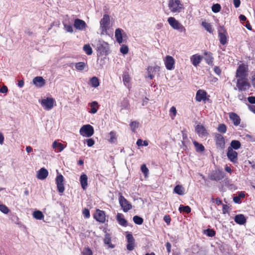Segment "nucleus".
I'll use <instances>...</instances> for the list:
<instances>
[{
    "instance_id": "39448f33",
    "label": "nucleus",
    "mask_w": 255,
    "mask_h": 255,
    "mask_svg": "<svg viewBox=\"0 0 255 255\" xmlns=\"http://www.w3.org/2000/svg\"><path fill=\"white\" fill-rule=\"evenodd\" d=\"M180 0H169L168 6L172 12H180L182 8Z\"/></svg>"
},
{
    "instance_id": "6e6d98bb",
    "label": "nucleus",
    "mask_w": 255,
    "mask_h": 255,
    "mask_svg": "<svg viewBox=\"0 0 255 255\" xmlns=\"http://www.w3.org/2000/svg\"><path fill=\"white\" fill-rule=\"evenodd\" d=\"M64 28L67 32L72 33L73 32V28L71 25H68L64 24Z\"/></svg>"
},
{
    "instance_id": "603ef678",
    "label": "nucleus",
    "mask_w": 255,
    "mask_h": 255,
    "mask_svg": "<svg viewBox=\"0 0 255 255\" xmlns=\"http://www.w3.org/2000/svg\"><path fill=\"white\" fill-rule=\"evenodd\" d=\"M123 81L124 83H128L130 81V77L127 73H124L122 76Z\"/></svg>"
},
{
    "instance_id": "4d7b16f0",
    "label": "nucleus",
    "mask_w": 255,
    "mask_h": 255,
    "mask_svg": "<svg viewBox=\"0 0 255 255\" xmlns=\"http://www.w3.org/2000/svg\"><path fill=\"white\" fill-rule=\"evenodd\" d=\"M83 255H93V253L92 250L89 249V248H86L83 252Z\"/></svg>"
},
{
    "instance_id": "774afa93",
    "label": "nucleus",
    "mask_w": 255,
    "mask_h": 255,
    "mask_svg": "<svg viewBox=\"0 0 255 255\" xmlns=\"http://www.w3.org/2000/svg\"><path fill=\"white\" fill-rule=\"evenodd\" d=\"M251 80L253 86L255 88V74L252 76Z\"/></svg>"
},
{
    "instance_id": "5701e85b",
    "label": "nucleus",
    "mask_w": 255,
    "mask_h": 255,
    "mask_svg": "<svg viewBox=\"0 0 255 255\" xmlns=\"http://www.w3.org/2000/svg\"><path fill=\"white\" fill-rule=\"evenodd\" d=\"M229 118L233 121L235 126H238L240 124V118L236 113L233 112L229 113Z\"/></svg>"
},
{
    "instance_id": "2eb2a0df",
    "label": "nucleus",
    "mask_w": 255,
    "mask_h": 255,
    "mask_svg": "<svg viewBox=\"0 0 255 255\" xmlns=\"http://www.w3.org/2000/svg\"><path fill=\"white\" fill-rule=\"evenodd\" d=\"M195 131L201 137H206L209 135L207 129L203 125H197L195 127Z\"/></svg>"
},
{
    "instance_id": "473e14b6",
    "label": "nucleus",
    "mask_w": 255,
    "mask_h": 255,
    "mask_svg": "<svg viewBox=\"0 0 255 255\" xmlns=\"http://www.w3.org/2000/svg\"><path fill=\"white\" fill-rule=\"evenodd\" d=\"M193 144L194 145L196 151L197 152H202L205 150V147L202 144L196 141H194Z\"/></svg>"
},
{
    "instance_id": "338daca9",
    "label": "nucleus",
    "mask_w": 255,
    "mask_h": 255,
    "mask_svg": "<svg viewBox=\"0 0 255 255\" xmlns=\"http://www.w3.org/2000/svg\"><path fill=\"white\" fill-rule=\"evenodd\" d=\"M7 91L8 88L6 86L4 85L0 89V93L5 94Z\"/></svg>"
},
{
    "instance_id": "f257e3e1",
    "label": "nucleus",
    "mask_w": 255,
    "mask_h": 255,
    "mask_svg": "<svg viewBox=\"0 0 255 255\" xmlns=\"http://www.w3.org/2000/svg\"><path fill=\"white\" fill-rule=\"evenodd\" d=\"M225 173L221 169H216L213 170L209 176V178L212 181H219L222 180L225 176Z\"/></svg>"
},
{
    "instance_id": "c85d7f7f",
    "label": "nucleus",
    "mask_w": 255,
    "mask_h": 255,
    "mask_svg": "<svg viewBox=\"0 0 255 255\" xmlns=\"http://www.w3.org/2000/svg\"><path fill=\"white\" fill-rule=\"evenodd\" d=\"M90 107V110L89 111V113L94 114L97 112L98 109V103L96 101H93L89 104Z\"/></svg>"
},
{
    "instance_id": "a211bd4d",
    "label": "nucleus",
    "mask_w": 255,
    "mask_h": 255,
    "mask_svg": "<svg viewBox=\"0 0 255 255\" xmlns=\"http://www.w3.org/2000/svg\"><path fill=\"white\" fill-rule=\"evenodd\" d=\"M94 218L100 223H104L106 220L105 212L99 209L97 210L96 213L94 215Z\"/></svg>"
},
{
    "instance_id": "f8f14e48",
    "label": "nucleus",
    "mask_w": 255,
    "mask_h": 255,
    "mask_svg": "<svg viewBox=\"0 0 255 255\" xmlns=\"http://www.w3.org/2000/svg\"><path fill=\"white\" fill-rule=\"evenodd\" d=\"M244 80L242 79L237 80V87L240 91H246L251 87L250 84Z\"/></svg>"
},
{
    "instance_id": "4c0bfd02",
    "label": "nucleus",
    "mask_w": 255,
    "mask_h": 255,
    "mask_svg": "<svg viewBox=\"0 0 255 255\" xmlns=\"http://www.w3.org/2000/svg\"><path fill=\"white\" fill-rule=\"evenodd\" d=\"M33 216L35 219L37 220H42L44 218L42 212L39 210L33 212Z\"/></svg>"
},
{
    "instance_id": "3c124183",
    "label": "nucleus",
    "mask_w": 255,
    "mask_h": 255,
    "mask_svg": "<svg viewBox=\"0 0 255 255\" xmlns=\"http://www.w3.org/2000/svg\"><path fill=\"white\" fill-rule=\"evenodd\" d=\"M140 169H141V171L144 175V176L146 177L147 176V175L148 174L149 170H148V169L147 168V167H146V165L144 164H142L141 166Z\"/></svg>"
},
{
    "instance_id": "37998d69",
    "label": "nucleus",
    "mask_w": 255,
    "mask_h": 255,
    "mask_svg": "<svg viewBox=\"0 0 255 255\" xmlns=\"http://www.w3.org/2000/svg\"><path fill=\"white\" fill-rule=\"evenodd\" d=\"M103 55H99L98 54V59H97V64L100 65V68H102L103 67V65L105 63V59L106 57H101V56H102Z\"/></svg>"
},
{
    "instance_id": "f704fd0d",
    "label": "nucleus",
    "mask_w": 255,
    "mask_h": 255,
    "mask_svg": "<svg viewBox=\"0 0 255 255\" xmlns=\"http://www.w3.org/2000/svg\"><path fill=\"white\" fill-rule=\"evenodd\" d=\"M109 136L110 138L108 139V140L110 143H114L117 142V137L116 135V132L115 131H111L109 133Z\"/></svg>"
},
{
    "instance_id": "9b49d317",
    "label": "nucleus",
    "mask_w": 255,
    "mask_h": 255,
    "mask_svg": "<svg viewBox=\"0 0 255 255\" xmlns=\"http://www.w3.org/2000/svg\"><path fill=\"white\" fill-rule=\"evenodd\" d=\"M54 102L55 100L53 98L47 97L41 101V104L45 109L49 110L53 107Z\"/></svg>"
},
{
    "instance_id": "c756f323",
    "label": "nucleus",
    "mask_w": 255,
    "mask_h": 255,
    "mask_svg": "<svg viewBox=\"0 0 255 255\" xmlns=\"http://www.w3.org/2000/svg\"><path fill=\"white\" fill-rule=\"evenodd\" d=\"M167 21L170 25L174 29L180 24L174 17H170L168 18Z\"/></svg>"
},
{
    "instance_id": "20e7f679",
    "label": "nucleus",
    "mask_w": 255,
    "mask_h": 255,
    "mask_svg": "<svg viewBox=\"0 0 255 255\" xmlns=\"http://www.w3.org/2000/svg\"><path fill=\"white\" fill-rule=\"evenodd\" d=\"M119 200L120 205L124 212H127L132 209L131 204L123 196L121 192L119 193Z\"/></svg>"
},
{
    "instance_id": "2f4dec72",
    "label": "nucleus",
    "mask_w": 255,
    "mask_h": 255,
    "mask_svg": "<svg viewBox=\"0 0 255 255\" xmlns=\"http://www.w3.org/2000/svg\"><path fill=\"white\" fill-rule=\"evenodd\" d=\"M173 192L179 195L184 194V188L181 185H177L174 188Z\"/></svg>"
},
{
    "instance_id": "0e129e2a",
    "label": "nucleus",
    "mask_w": 255,
    "mask_h": 255,
    "mask_svg": "<svg viewBox=\"0 0 255 255\" xmlns=\"http://www.w3.org/2000/svg\"><path fill=\"white\" fill-rule=\"evenodd\" d=\"M214 72L218 75H220L221 73V70L218 66H215L214 68Z\"/></svg>"
},
{
    "instance_id": "412c9836",
    "label": "nucleus",
    "mask_w": 255,
    "mask_h": 255,
    "mask_svg": "<svg viewBox=\"0 0 255 255\" xmlns=\"http://www.w3.org/2000/svg\"><path fill=\"white\" fill-rule=\"evenodd\" d=\"M33 83L37 87H42L45 84V80L41 76H37L33 79Z\"/></svg>"
},
{
    "instance_id": "680f3d73",
    "label": "nucleus",
    "mask_w": 255,
    "mask_h": 255,
    "mask_svg": "<svg viewBox=\"0 0 255 255\" xmlns=\"http://www.w3.org/2000/svg\"><path fill=\"white\" fill-rule=\"evenodd\" d=\"M163 220L165 222H166L167 224H169L171 221V218L169 215H166L163 217Z\"/></svg>"
},
{
    "instance_id": "e2e57ef3",
    "label": "nucleus",
    "mask_w": 255,
    "mask_h": 255,
    "mask_svg": "<svg viewBox=\"0 0 255 255\" xmlns=\"http://www.w3.org/2000/svg\"><path fill=\"white\" fill-rule=\"evenodd\" d=\"M248 102L252 104H255V96H250L248 98Z\"/></svg>"
},
{
    "instance_id": "9d476101",
    "label": "nucleus",
    "mask_w": 255,
    "mask_h": 255,
    "mask_svg": "<svg viewBox=\"0 0 255 255\" xmlns=\"http://www.w3.org/2000/svg\"><path fill=\"white\" fill-rule=\"evenodd\" d=\"M64 177L62 174H59L56 178V184L57 190L60 193H63L65 190L64 186Z\"/></svg>"
},
{
    "instance_id": "4be33fe9",
    "label": "nucleus",
    "mask_w": 255,
    "mask_h": 255,
    "mask_svg": "<svg viewBox=\"0 0 255 255\" xmlns=\"http://www.w3.org/2000/svg\"><path fill=\"white\" fill-rule=\"evenodd\" d=\"M48 175V170L45 168L43 167L38 170L37 174V178L40 180H44L46 178Z\"/></svg>"
},
{
    "instance_id": "b1692460",
    "label": "nucleus",
    "mask_w": 255,
    "mask_h": 255,
    "mask_svg": "<svg viewBox=\"0 0 255 255\" xmlns=\"http://www.w3.org/2000/svg\"><path fill=\"white\" fill-rule=\"evenodd\" d=\"M116 219L120 225L123 227L128 226V221L124 218V216L123 214L118 213L116 216Z\"/></svg>"
},
{
    "instance_id": "7c9ffc66",
    "label": "nucleus",
    "mask_w": 255,
    "mask_h": 255,
    "mask_svg": "<svg viewBox=\"0 0 255 255\" xmlns=\"http://www.w3.org/2000/svg\"><path fill=\"white\" fill-rule=\"evenodd\" d=\"M104 242L105 245L108 246L109 248L113 249L115 248V245L111 243V237L109 234L106 233L104 239Z\"/></svg>"
},
{
    "instance_id": "aec40b11",
    "label": "nucleus",
    "mask_w": 255,
    "mask_h": 255,
    "mask_svg": "<svg viewBox=\"0 0 255 255\" xmlns=\"http://www.w3.org/2000/svg\"><path fill=\"white\" fill-rule=\"evenodd\" d=\"M203 58L208 65L211 66L213 65L214 57L213 54L211 52L205 51L204 52Z\"/></svg>"
},
{
    "instance_id": "bb28decb",
    "label": "nucleus",
    "mask_w": 255,
    "mask_h": 255,
    "mask_svg": "<svg viewBox=\"0 0 255 255\" xmlns=\"http://www.w3.org/2000/svg\"><path fill=\"white\" fill-rule=\"evenodd\" d=\"M235 222L239 225H244L246 222L247 219L243 214H238L235 216Z\"/></svg>"
},
{
    "instance_id": "6e6552de",
    "label": "nucleus",
    "mask_w": 255,
    "mask_h": 255,
    "mask_svg": "<svg viewBox=\"0 0 255 255\" xmlns=\"http://www.w3.org/2000/svg\"><path fill=\"white\" fill-rule=\"evenodd\" d=\"M219 40L222 45L227 43V32L224 26H220L218 29Z\"/></svg>"
},
{
    "instance_id": "de8ad7c7",
    "label": "nucleus",
    "mask_w": 255,
    "mask_h": 255,
    "mask_svg": "<svg viewBox=\"0 0 255 255\" xmlns=\"http://www.w3.org/2000/svg\"><path fill=\"white\" fill-rule=\"evenodd\" d=\"M217 129L219 132L224 133L227 131V127L224 124H220L218 127Z\"/></svg>"
},
{
    "instance_id": "393cba45",
    "label": "nucleus",
    "mask_w": 255,
    "mask_h": 255,
    "mask_svg": "<svg viewBox=\"0 0 255 255\" xmlns=\"http://www.w3.org/2000/svg\"><path fill=\"white\" fill-rule=\"evenodd\" d=\"M80 182L83 190H85L88 186V176L83 173L80 177Z\"/></svg>"
},
{
    "instance_id": "c9c22d12",
    "label": "nucleus",
    "mask_w": 255,
    "mask_h": 255,
    "mask_svg": "<svg viewBox=\"0 0 255 255\" xmlns=\"http://www.w3.org/2000/svg\"><path fill=\"white\" fill-rule=\"evenodd\" d=\"M179 211L180 213L183 212L188 214L191 212V209L189 206H184L181 205L179 207Z\"/></svg>"
},
{
    "instance_id": "69168bd1",
    "label": "nucleus",
    "mask_w": 255,
    "mask_h": 255,
    "mask_svg": "<svg viewBox=\"0 0 255 255\" xmlns=\"http://www.w3.org/2000/svg\"><path fill=\"white\" fill-rule=\"evenodd\" d=\"M229 207L227 205L223 204V214H225L227 213L228 210L229 209Z\"/></svg>"
},
{
    "instance_id": "7ed1b4c3",
    "label": "nucleus",
    "mask_w": 255,
    "mask_h": 255,
    "mask_svg": "<svg viewBox=\"0 0 255 255\" xmlns=\"http://www.w3.org/2000/svg\"><path fill=\"white\" fill-rule=\"evenodd\" d=\"M248 66L244 64H240L236 71V77L239 79H246L248 76Z\"/></svg>"
},
{
    "instance_id": "8fccbe9b",
    "label": "nucleus",
    "mask_w": 255,
    "mask_h": 255,
    "mask_svg": "<svg viewBox=\"0 0 255 255\" xmlns=\"http://www.w3.org/2000/svg\"><path fill=\"white\" fill-rule=\"evenodd\" d=\"M0 211L5 214H7L9 212V209L4 204H0Z\"/></svg>"
},
{
    "instance_id": "ea45409f",
    "label": "nucleus",
    "mask_w": 255,
    "mask_h": 255,
    "mask_svg": "<svg viewBox=\"0 0 255 255\" xmlns=\"http://www.w3.org/2000/svg\"><path fill=\"white\" fill-rule=\"evenodd\" d=\"M122 110H128L129 108V104L128 101L127 99H124L121 102Z\"/></svg>"
},
{
    "instance_id": "423d86ee",
    "label": "nucleus",
    "mask_w": 255,
    "mask_h": 255,
    "mask_svg": "<svg viewBox=\"0 0 255 255\" xmlns=\"http://www.w3.org/2000/svg\"><path fill=\"white\" fill-rule=\"evenodd\" d=\"M109 45L107 42L99 40L97 43V51L99 55H105L108 54Z\"/></svg>"
},
{
    "instance_id": "09e8293b",
    "label": "nucleus",
    "mask_w": 255,
    "mask_h": 255,
    "mask_svg": "<svg viewBox=\"0 0 255 255\" xmlns=\"http://www.w3.org/2000/svg\"><path fill=\"white\" fill-rule=\"evenodd\" d=\"M221 6L220 4H214L212 6V10L215 13H217L221 10Z\"/></svg>"
},
{
    "instance_id": "0eeeda50",
    "label": "nucleus",
    "mask_w": 255,
    "mask_h": 255,
    "mask_svg": "<svg viewBox=\"0 0 255 255\" xmlns=\"http://www.w3.org/2000/svg\"><path fill=\"white\" fill-rule=\"evenodd\" d=\"M81 135L86 137H90L93 135L94 130L93 127L90 125L83 126L80 129Z\"/></svg>"
},
{
    "instance_id": "5fc2aeb1",
    "label": "nucleus",
    "mask_w": 255,
    "mask_h": 255,
    "mask_svg": "<svg viewBox=\"0 0 255 255\" xmlns=\"http://www.w3.org/2000/svg\"><path fill=\"white\" fill-rule=\"evenodd\" d=\"M120 52L123 54H126L128 52V47L127 45H123L120 48Z\"/></svg>"
},
{
    "instance_id": "13d9d810",
    "label": "nucleus",
    "mask_w": 255,
    "mask_h": 255,
    "mask_svg": "<svg viewBox=\"0 0 255 255\" xmlns=\"http://www.w3.org/2000/svg\"><path fill=\"white\" fill-rule=\"evenodd\" d=\"M86 142H87V144L89 147L92 146L95 143V141L92 138L87 139Z\"/></svg>"
},
{
    "instance_id": "4468645a",
    "label": "nucleus",
    "mask_w": 255,
    "mask_h": 255,
    "mask_svg": "<svg viewBox=\"0 0 255 255\" xmlns=\"http://www.w3.org/2000/svg\"><path fill=\"white\" fill-rule=\"evenodd\" d=\"M164 63L165 67L167 70H171L174 69L175 60L171 56H166L165 57Z\"/></svg>"
},
{
    "instance_id": "49530a36",
    "label": "nucleus",
    "mask_w": 255,
    "mask_h": 255,
    "mask_svg": "<svg viewBox=\"0 0 255 255\" xmlns=\"http://www.w3.org/2000/svg\"><path fill=\"white\" fill-rule=\"evenodd\" d=\"M205 234L208 237H213L216 234L215 231L213 229H208L204 231Z\"/></svg>"
},
{
    "instance_id": "864d4df0",
    "label": "nucleus",
    "mask_w": 255,
    "mask_h": 255,
    "mask_svg": "<svg viewBox=\"0 0 255 255\" xmlns=\"http://www.w3.org/2000/svg\"><path fill=\"white\" fill-rule=\"evenodd\" d=\"M153 67L151 66H148L147 69V72L148 73V77L150 79H152L154 78V75L153 74Z\"/></svg>"
},
{
    "instance_id": "a18cd8bd",
    "label": "nucleus",
    "mask_w": 255,
    "mask_h": 255,
    "mask_svg": "<svg viewBox=\"0 0 255 255\" xmlns=\"http://www.w3.org/2000/svg\"><path fill=\"white\" fill-rule=\"evenodd\" d=\"M83 50L88 55H91L93 53V50L89 44H85L83 47Z\"/></svg>"
},
{
    "instance_id": "cd10ccee",
    "label": "nucleus",
    "mask_w": 255,
    "mask_h": 255,
    "mask_svg": "<svg viewBox=\"0 0 255 255\" xmlns=\"http://www.w3.org/2000/svg\"><path fill=\"white\" fill-rule=\"evenodd\" d=\"M123 30L121 28H117L115 31V37L116 38L117 41L121 44L123 42Z\"/></svg>"
},
{
    "instance_id": "ddd939ff",
    "label": "nucleus",
    "mask_w": 255,
    "mask_h": 255,
    "mask_svg": "<svg viewBox=\"0 0 255 255\" xmlns=\"http://www.w3.org/2000/svg\"><path fill=\"white\" fill-rule=\"evenodd\" d=\"M227 156L228 159L233 163H235L238 161V153L230 147L227 149Z\"/></svg>"
},
{
    "instance_id": "a19ab883",
    "label": "nucleus",
    "mask_w": 255,
    "mask_h": 255,
    "mask_svg": "<svg viewBox=\"0 0 255 255\" xmlns=\"http://www.w3.org/2000/svg\"><path fill=\"white\" fill-rule=\"evenodd\" d=\"M86 66V64L83 62H80L75 64V68L78 71H83Z\"/></svg>"
},
{
    "instance_id": "052dcab7",
    "label": "nucleus",
    "mask_w": 255,
    "mask_h": 255,
    "mask_svg": "<svg viewBox=\"0 0 255 255\" xmlns=\"http://www.w3.org/2000/svg\"><path fill=\"white\" fill-rule=\"evenodd\" d=\"M176 30H178L179 31L181 32H186V29L180 23L179 26H177V27L175 29Z\"/></svg>"
},
{
    "instance_id": "1a4fd4ad",
    "label": "nucleus",
    "mask_w": 255,
    "mask_h": 255,
    "mask_svg": "<svg viewBox=\"0 0 255 255\" xmlns=\"http://www.w3.org/2000/svg\"><path fill=\"white\" fill-rule=\"evenodd\" d=\"M215 140L216 146L218 148L223 149L225 147V138L220 133H215Z\"/></svg>"
},
{
    "instance_id": "f3484780",
    "label": "nucleus",
    "mask_w": 255,
    "mask_h": 255,
    "mask_svg": "<svg viewBox=\"0 0 255 255\" xmlns=\"http://www.w3.org/2000/svg\"><path fill=\"white\" fill-rule=\"evenodd\" d=\"M74 26L76 29L83 30L86 28L87 24L84 20L76 18L74 20Z\"/></svg>"
},
{
    "instance_id": "72a5a7b5",
    "label": "nucleus",
    "mask_w": 255,
    "mask_h": 255,
    "mask_svg": "<svg viewBox=\"0 0 255 255\" xmlns=\"http://www.w3.org/2000/svg\"><path fill=\"white\" fill-rule=\"evenodd\" d=\"M230 145V147H231L232 149L238 150L241 147V144L239 140H233L231 142Z\"/></svg>"
},
{
    "instance_id": "58836bf2",
    "label": "nucleus",
    "mask_w": 255,
    "mask_h": 255,
    "mask_svg": "<svg viewBox=\"0 0 255 255\" xmlns=\"http://www.w3.org/2000/svg\"><path fill=\"white\" fill-rule=\"evenodd\" d=\"M90 83L93 87L97 88L99 86V81L96 77H92L90 80Z\"/></svg>"
},
{
    "instance_id": "a878e982",
    "label": "nucleus",
    "mask_w": 255,
    "mask_h": 255,
    "mask_svg": "<svg viewBox=\"0 0 255 255\" xmlns=\"http://www.w3.org/2000/svg\"><path fill=\"white\" fill-rule=\"evenodd\" d=\"M203 57L201 55L195 54L192 55L190 60L192 62V64L195 67H197L199 63L201 62Z\"/></svg>"
},
{
    "instance_id": "c03bdc74",
    "label": "nucleus",
    "mask_w": 255,
    "mask_h": 255,
    "mask_svg": "<svg viewBox=\"0 0 255 255\" xmlns=\"http://www.w3.org/2000/svg\"><path fill=\"white\" fill-rule=\"evenodd\" d=\"M133 221L135 224L138 225H141L143 222L142 218L137 215H135L133 217Z\"/></svg>"
},
{
    "instance_id": "bf43d9fd",
    "label": "nucleus",
    "mask_w": 255,
    "mask_h": 255,
    "mask_svg": "<svg viewBox=\"0 0 255 255\" xmlns=\"http://www.w3.org/2000/svg\"><path fill=\"white\" fill-rule=\"evenodd\" d=\"M83 214L84 217L86 218H88L90 216V211L87 208H85L83 211Z\"/></svg>"
},
{
    "instance_id": "f03ea898",
    "label": "nucleus",
    "mask_w": 255,
    "mask_h": 255,
    "mask_svg": "<svg viewBox=\"0 0 255 255\" xmlns=\"http://www.w3.org/2000/svg\"><path fill=\"white\" fill-rule=\"evenodd\" d=\"M100 28L101 29V34L107 33V30L109 28L110 23V16L108 14H105L103 17L100 20Z\"/></svg>"
},
{
    "instance_id": "79ce46f5",
    "label": "nucleus",
    "mask_w": 255,
    "mask_h": 255,
    "mask_svg": "<svg viewBox=\"0 0 255 255\" xmlns=\"http://www.w3.org/2000/svg\"><path fill=\"white\" fill-rule=\"evenodd\" d=\"M202 25L205 28V29L208 31L209 33H211L213 32V30L212 28V25L210 23L206 22L205 21L202 22Z\"/></svg>"
},
{
    "instance_id": "e433bc0d",
    "label": "nucleus",
    "mask_w": 255,
    "mask_h": 255,
    "mask_svg": "<svg viewBox=\"0 0 255 255\" xmlns=\"http://www.w3.org/2000/svg\"><path fill=\"white\" fill-rule=\"evenodd\" d=\"M52 147L53 148L58 147V152H61L64 149L65 146L61 143H59L56 141H54L52 143Z\"/></svg>"
},
{
    "instance_id": "dca6fc26",
    "label": "nucleus",
    "mask_w": 255,
    "mask_h": 255,
    "mask_svg": "<svg viewBox=\"0 0 255 255\" xmlns=\"http://www.w3.org/2000/svg\"><path fill=\"white\" fill-rule=\"evenodd\" d=\"M126 238L128 244L127 245V249L128 250L131 251L134 249L135 240L130 233H128L126 236Z\"/></svg>"
},
{
    "instance_id": "6ab92c4d",
    "label": "nucleus",
    "mask_w": 255,
    "mask_h": 255,
    "mask_svg": "<svg viewBox=\"0 0 255 255\" xmlns=\"http://www.w3.org/2000/svg\"><path fill=\"white\" fill-rule=\"evenodd\" d=\"M207 92L203 90H199L197 91L196 95V100L197 102L205 101L207 100Z\"/></svg>"
}]
</instances>
